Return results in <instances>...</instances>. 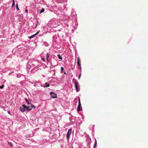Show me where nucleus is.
Instances as JSON below:
<instances>
[{
    "mask_svg": "<svg viewBox=\"0 0 148 148\" xmlns=\"http://www.w3.org/2000/svg\"><path fill=\"white\" fill-rule=\"evenodd\" d=\"M80 60L79 57H78L77 58V64L78 66H80L81 64L80 63Z\"/></svg>",
    "mask_w": 148,
    "mask_h": 148,
    "instance_id": "nucleus-6",
    "label": "nucleus"
},
{
    "mask_svg": "<svg viewBox=\"0 0 148 148\" xmlns=\"http://www.w3.org/2000/svg\"><path fill=\"white\" fill-rule=\"evenodd\" d=\"M15 3H12V7L13 8L14 6Z\"/></svg>",
    "mask_w": 148,
    "mask_h": 148,
    "instance_id": "nucleus-21",
    "label": "nucleus"
},
{
    "mask_svg": "<svg viewBox=\"0 0 148 148\" xmlns=\"http://www.w3.org/2000/svg\"><path fill=\"white\" fill-rule=\"evenodd\" d=\"M31 105L30 106H29L30 107V108H32V110L33 109V108H34V109H35V106L32 105V104H31Z\"/></svg>",
    "mask_w": 148,
    "mask_h": 148,
    "instance_id": "nucleus-10",
    "label": "nucleus"
},
{
    "mask_svg": "<svg viewBox=\"0 0 148 148\" xmlns=\"http://www.w3.org/2000/svg\"><path fill=\"white\" fill-rule=\"evenodd\" d=\"M44 11H45L44 9L43 8H42V9L41 10L40 12L39 13L40 14V13H41L42 12H44Z\"/></svg>",
    "mask_w": 148,
    "mask_h": 148,
    "instance_id": "nucleus-12",
    "label": "nucleus"
},
{
    "mask_svg": "<svg viewBox=\"0 0 148 148\" xmlns=\"http://www.w3.org/2000/svg\"><path fill=\"white\" fill-rule=\"evenodd\" d=\"M35 36V35L34 34L33 35H32L31 36H29L28 38H29L30 39H31V38H33Z\"/></svg>",
    "mask_w": 148,
    "mask_h": 148,
    "instance_id": "nucleus-13",
    "label": "nucleus"
},
{
    "mask_svg": "<svg viewBox=\"0 0 148 148\" xmlns=\"http://www.w3.org/2000/svg\"><path fill=\"white\" fill-rule=\"evenodd\" d=\"M57 56H58V58L59 59H60L61 60H62V57L61 56L60 54L58 55Z\"/></svg>",
    "mask_w": 148,
    "mask_h": 148,
    "instance_id": "nucleus-11",
    "label": "nucleus"
},
{
    "mask_svg": "<svg viewBox=\"0 0 148 148\" xmlns=\"http://www.w3.org/2000/svg\"><path fill=\"white\" fill-rule=\"evenodd\" d=\"M19 110L22 112H23L25 111L24 109H23L21 106L20 107Z\"/></svg>",
    "mask_w": 148,
    "mask_h": 148,
    "instance_id": "nucleus-8",
    "label": "nucleus"
},
{
    "mask_svg": "<svg viewBox=\"0 0 148 148\" xmlns=\"http://www.w3.org/2000/svg\"><path fill=\"white\" fill-rule=\"evenodd\" d=\"M79 103H81V102H80V99L79 98Z\"/></svg>",
    "mask_w": 148,
    "mask_h": 148,
    "instance_id": "nucleus-22",
    "label": "nucleus"
},
{
    "mask_svg": "<svg viewBox=\"0 0 148 148\" xmlns=\"http://www.w3.org/2000/svg\"><path fill=\"white\" fill-rule=\"evenodd\" d=\"M81 76V75H80L79 76V79H80V77Z\"/></svg>",
    "mask_w": 148,
    "mask_h": 148,
    "instance_id": "nucleus-26",
    "label": "nucleus"
},
{
    "mask_svg": "<svg viewBox=\"0 0 148 148\" xmlns=\"http://www.w3.org/2000/svg\"><path fill=\"white\" fill-rule=\"evenodd\" d=\"M41 59L43 61H45V59L44 58H41Z\"/></svg>",
    "mask_w": 148,
    "mask_h": 148,
    "instance_id": "nucleus-23",
    "label": "nucleus"
},
{
    "mask_svg": "<svg viewBox=\"0 0 148 148\" xmlns=\"http://www.w3.org/2000/svg\"><path fill=\"white\" fill-rule=\"evenodd\" d=\"M72 133V129H69L68 131V132L67 134V137L68 140L69 139L70 136L71 135Z\"/></svg>",
    "mask_w": 148,
    "mask_h": 148,
    "instance_id": "nucleus-2",
    "label": "nucleus"
},
{
    "mask_svg": "<svg viewBox=\"0 0 148 148\" xmlns=\"http://www.w3.org/2000/svg\"><path fill=\"white\" fill-rule=\"evenodd\" d=\"M4 86V85H2L1 86H0V88L2 89Z\"/></svg>",
    "mask_w": 148,
    "mask_h": 148,
    "instance_id": "nucleus-18",
    "label": "nucleus"
},
{
    "mask_svg": "<svg viewBox=\"0 0 148 148\" xmlns=\"http://www.w3.org/2000/svg\"><path fill=\"white\" fill-rule=\"evenodd\" d=\"M25 100L26 102L27 103V105L31 104V103L29 102L28 100L27 99H25Z\"/></svg>",
    "mask_w": 148,
    "mask_h": 148,
    "instance_id": "nucleus-9",
    "label": "nucleus"
},
{
    "mask_svg": "<svg viewBox=\"0 0 148 148\" xmlns=\"http://www.w3.org/2000/svg\"><path fill=\"white\" fill-rule=\"evenodd\" d=\"M95 145L94 146V148H95L96 147V145H97V141L96 140H95Z\"/></svg>",
    "mask_w": 148,
    "mask_h": 148,
    "instance_id": "nucleus-17",
    "label": "nucleus"
},
{
    "mask_svg": "<svg viewBox=\"0 0 148 148\" xmlns=\"http://www.w3.org/2000/svg\"><path fill=\"white\" fill-rule=\"evenodd\" d=\"M39 32H40L39 30H38V31L37 32V33H36V34H34L35 35V36H36V35H37L39 33Z\"/></svg>",
    "mask_w": 148,
    "mask_h": 148,
    "instance_id": "nucleus-19",
    "label": "nucleus"
},
{
    "mask_svg": "<svg viewBox=\"0 0 148 148\" xmlns=\"http://www.w3.org/2000/svg\"><path fill=\"white\" fill-rule=\"evenodd\" d=\"M27 9H26V10L25 11V12H27Z\"/></svg>",
    "mask_w": 148,
    "mask_h": 148,
    "instance_id": "nucleus-24",
    "label": "nucleus"
},
{
    "mask_svg": "<svg viewBox=\"0 0 148 148\" xmlns=\"http://www.w3.org/2000/svg\"><path fill=\"white\" fill-rule=\"evenodd\" d=\"M47 62H49V60H48V58H47Z\"/></svg>",
    "mask_w": 148,
    "mask_h": 148,
    "instance_id": "nucleus-25",
    "label": "nucleus"
},
{
    "mask_svg": "<svg viewBox=\"0 0 148 148\" xmlns=\"http://www.w3.org/2000/svg\"><path fill=\"white\" fill-rule=\"evenodd\" d=\"M75 88L76 89V91L77 92H78L79 89V84L77 82H75Z\"/></svg>",
    "mask_w": 148,
    "mask_h": 148,
    "instance_id": "nucleus-3",
    "label": "nucleus"
},
{
    "mask_svg": "<svg viewBox=\"0 0 148 148\" xmlns=\"http://www.w3.org/2000/svg\"><path fill=\"white\" fill-rule=\"evenodd\" d=\"M8 113L9 114H10V111H8Z\"/></svg>",
    "mask_w": 148,
    "mask_h": 148,
    "instance_id": "nucleus-28",
    "label": "nucleus"
},
{
    "mask_svg": "<svg viewBox=\"0 0 148 148\" xmlns=\"http://www.w3.org/2000/svg\"><path fill=\"white\" fill-rule=\"evenodd\" d=\"M37 25H36V26H35V28H36V27H37Z\"/></svg>",
    "mask_w": 148,
    "mask_h": 148,
    "instance_id": "nucleus-29",
    "label": "nucleus"
},
{
    "mask_svg": "<svg viewBox=\"0 0 148 148\" xmlns=\"http://www.w3.org/2000/svg\"><path fill=\"white\" fill-rule=\"evenodd\" d=\"M12 1H13V3H15L14 0H12Z\"/></svg>",
    "mask_w": 148,
    "mask_h": 148,
    "instance_id": "nucleus-27",
    "label": "nucleus"
},
{
    "mask_svg": "<svg viewBox=\"0 0 148 148\" xmlns=\"http://www.w3.org/2000/svg\"><path fill=\"white\" fill-rule=\"evenodd\" d=\"M49 57V54L48 53H47L46 55V58H48Z\"/></svg>",
    "mask_w": 148,
    "mask_h": 148,
    "instance_id": "nucleus-16",
    "label": "nucleus"
},
{
    "mask_svg": "<svg viewBox=\"0 0 148 148\" xmlns=\"http://www.w3.org/2000/svg\"><path fill=\"white\" fill-rule=\"evenodd\" d=\"M8 144L10 145L11 147H12V143L11 142H8Z\"/></svg>",
    "mask_w": 148,
    "mask_h": 148,
    "instance_id": "nucleus-14",
    "label": "nucleus"
},
{
    "mask_svg": "<svg viewBox=\"0 0 148 148\" xmlns=\"http://www.w3.org/2000/svg\"><path fill=\"white\" fill-rule=\"evenodd\" d=\"M50 95L53 98H55L57 97V95L52 92H50Z\"/></svg>",
    "mask_w": 148,
    "mask_h": 148,
    "instance_id": "nucleus-4",
    "label": "nucleus"
},
{
    "mask_svg": "<svg viewBox=\"0 0 148 148\" xmlns=\"http://www.w3.org/2000/svg\"><path fill=\"white\" fill-rule=\"evenodd\" d=\"M45 85L44 86H43V87H44V88H45V87H49L50 86L49 84L47 82H46V83H45Z\"/></svg>",
    "mask_w": 148,
    "mask_h": 148,
    "instance_id": "nucleus-7",
    "label": "nucleus"
},
{
    "mask_svg": "<svg viewBox=\"0 0 148 148\" xmlns=\"http://www.w3.org/2000/svg\"><path fill=\"white\" fill-rule=\"evenodd\" d=\"M16 9L17 10H19V8H18V4H16Z\"/></svg>",
    "mask_w": 148,
    "mask_h": 148,
    "instance_id": "nucleus-15",
    "label": "nucleus"
},
{
    "mask_svg": "<svg viewBox=\"0 0 148 148\" xmlns=\"http://www.w3.org/2000/svg\"><path fill=\"white\" fill-rule=\"evenodd\" d=\"M22 106L25 110L28 111H29L32 110V108H30L29 106H25V104H23L22 105Z\"/></svg>",
    "mask_w": 148,
    "mask_h": 148,
    "instance_id": "nucleus-1",
    "label": "nucleus"
},
{
    "mask_svg": "<svg viewBox=\"0 0 148 148\" xmlns=\"http://www.w3.org/2000/svg\"><path fill=\"white\" fill-rule=\"evenodd\" d=\"M64 70V68L63 67H61V71H62V72H63V70Z\"/></svg>",
    "mask_w": 148,
    "mask_h": 148,
    "instance_id": "nucleus-20",
    "label": "nucleus"
},
{
    "mask_svg": "<svg viewBox=\"0 0 148 148\" xmlns=\"http://www.w3.org/2000/svg\"><path fill=\"white\" fill-rule=\"evenodd\" d=\"M82 109L81 106V103H79L78 106L77 107V110L78 111H80Z\"/></svg>",
    "mask_w": 148,
    "mask_h": 148,
    "instance_id": "nucleus-5",
    "label": "nucleus"
}]
</instances>
